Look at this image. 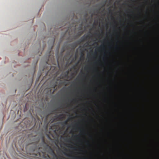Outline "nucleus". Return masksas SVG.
Returning a JSON list of instances; mask_svg holds the SVG:
<instances>
[{
    "label": "nucleus",
    "mask_w": 159,
    "mask_h": 159,
    "mask_svg": "<svg viewBox=\"0 0 159 159\" xmlns=\"http://www.w3.org/2000/svg\"><path fill=\"white\" fill-rule=\"evenodd\" d=\"M95 34H96V35H97V33H95Z\"/></svg>",
    "instance_id": "nucleus-12"
},
{
    "label": "nucleus",
    "mask_w": 159,
    "mask_h": 159,
    "mask_svg": "<svg viewBox=\"0 0 159 159\" xmlns=\"http://www.w3.org/2000/svg\"><path fill=\"white\" fill-rule=\"evenodd\" d=\"M86 43L87 44V45L88 44V43Z\"/></svg>",
    "instance_id": "nucleus-13"
},
{
    "label": "nucleus",
    "mask_w": 159,
    "mask_h": 159,
    "mask_svg": "<svg viewBox=\"0 0 159 159\" xmlns=\"http://www.w3.org/2000/svg\"><path fill=\"white\" fill-rule=\"evenodd\" d=\"M68 29L66 30V33L68 31Z\"/></svg>",
    "instance_id": "nucleus-9"
},
{
    "label": "nucleus",
    "mask_w": 159,
    "mask_h": 159,
    "mask_svg": "<svg viewBox=\"0 0 159 159\" xmlns=\"http://www.w3.org/2000/svg\"><path fill=\"white\" fill-rule=\"evenodd\" d=\"M74 137L75 138H78V136L77 135H75V136H74Z\"/></svg>",
    "instance_id": "nucleus-7"
},
{
    "label": "nucleus",
    "mask_w": 159,
    "mask_h": 159,
    "mask_svg": "<svg viewBox=\"0 0 159 159\" xmlns=\"http://www.w3.org/2000/svg\"><path fill=\"white\" fill-rule=\"evenodd\" d=\"M89 37V36L88 35H87L85 37H84V36L82 37L81 38V39H80V43H81L82 42H84V41L86 39H87V38H88V37Z\"/></svg>",
    "instance_id": "nucleus-2"
},
{
    "label": "nucleus",
    "mask_w": 159,
    "mask_h": 159,
    "mask_svg": "<svg viewBox=\"0 0 159 159\" xmlns=\"http://www.w3.org/2000/svg\"><path fill=\"white\" fill-rule=\"evenodd\" d=\"M72 45L74 46V47H76V44L75 43H74L72 44Z\"/></svg>",
    "instance_id": "nucleus-6"
},
{
    "label": "nucleus",
    "mask_w": 159,
    "mask_h": 159,
    "mask_svg": "<svg viewBox=\"0 0 159 159\" xmlns=\"http://www.w3.org/2000/svg\"><path fill=\"white\" fill-rule=\"evenodd\" d=\"M81 57H83V58H84V54H83V53H82V54L81 55Z\"/></svg>",
    "instance_id": "nucleus-5"
},
{
    "label": "nucleus",
    "mask_w": 159,
    "mask_h": 159,
    "mask_svg": "<svg viewBox=\"0 0 159 159\" xmlns=\"http://www.w3.org/2000/svg\"><path fill=\"white\" fill-rule=\"evenodd\" d=\"M112 18H113V16H112Z\"/></svg>",
    "instance_id": "nucleus-14"
},
{
    "label": "nucleus",
    "mask_w": 159,
    "mask_h": 159,
    "mask_svg": "<svg viewBox=\"0 0 159 159\" xmlns=\"http://www.w3.org/2000/svg\"><path fill=\"white\" fill-rule=\"evenodd\" d=\"M68 121L66 120L63 122V123L64 125H66L67 124Z\"/></svg>",
    "instance_id": "nucleus-4"
},
{
    "label": "nucleus",
    "mask_w": 159,
    "mask_h": 159,
    "mask_svg": "<svg viewBox=\"0 0 159 159\" xmlns=\"http://www.w3.org/2000/svg\"><path fill=\"white\" fill-rule=\"evenodd\" d=\"M53 46H52V48H51V50L52 49Z\"/></svg>",
    "instance_id": "nucleus-11"
},
{
    "label": "nucleus",
    "mask_w": 159,
    "mask_h": 159,
    "mask_svg": "<svg viewBox=\"0 0 159 159\" xmlns=\"http://www.w3.org/2000/svg\"><path fill=\"white\" fill-rule=\"evenodd\" d=\"M54 42V39L53 40V45Z\"/></svg>",
    "instance_id": "nucleus-10"
},
{
    "label": "nucleus",
    "mask_w": 159,
    "mask_h": 159,
    "mask_svg": "<svg viewBox=\"0 0 159 159\" xmlns=\"http://www.w3.org/2000/svg\"><path fill=\"white\" fill-rule=\"evenodd\" d=\"M56 86H57V85L56 84L54 86V87H53V88H55L56 87Z\"/></svg>",
    "instance_id": "nucleus-8"
},
{
    "label": "nucleus",
    "mask_w": 159,
    "mask_h": 159,
    "mask_svg": "<svg viewBox=\"0 0 159 159\" xmlns=\"http://www.w3.org/2000/svg\"><path fill=\"white\" fill-rule=\"evenodd\" d=\"M56 117V119H58L59 120H62L63 119L64 117L63 114H60L58 116H57Z\"/></svg>",
    "instance_id": "nucleus-1"
},
{
    "label": "nucleus",
    "mask_w": 159,
    "mask_h": 159,
    "mask_svg": "<svg viewBox=\"0 0 159 159\" xmlns=\"http://www.w3.org/2000/svg\"><path fill=\"white\" fill-rule=\"evenodd\" d=\"M50 151L51 152V153L53 154L56 157H57V155H56L55 153H54L53 150L50 147Z\"/></svg>",
    "instance_id": "nucleus-3"
}]
</instances>
